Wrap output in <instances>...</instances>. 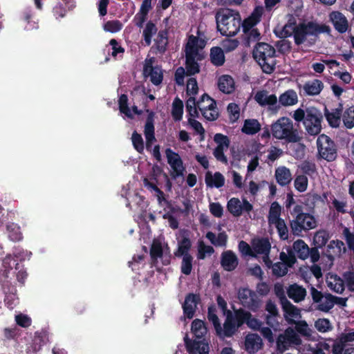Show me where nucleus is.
<instances>
[{"label":"nucleus","instance_id":"nucleus-38","mask_svg":"<svg viewBox=\"0 0 354 354\" xmlns=\"http://www.w3.org/2000/svg\"><path fill=\"white\" fill-rule=\"evenodd\" d=\"M183 115V103L181 100L176 97L173 103L171 108V116L174 121H180Z\"/></svg>","mask_w":354,"mask_h":354},{"label":"nucleus","instance_id":"nucleus-34","mask_svg":"<svg viewBox=\"0 0 354 354\" xmlns=\"http://www.w3.org/2000/svg\"><path fill=\"white\" fill-rule=\"evenodd\" d=\"M210 60L216 66H223L225 63V55L221 47L214 46L210 49Z\"/></svg>","mask_w":354,"mask_h":354},{"label":"nucleus","instance_id":"nucleus-18","mask_svg":"<svg viewBox=\"0 0 354 354\" xmlns=\"http://www.w3.org/2000/svg\"><path fill=\"white\" fill-rule=\"evenodd\" d=\"M238 264L239 259L233 251L227 250L222 252L221 265L225 271L232 272L234 270Z\"/></svg>","mask_w":354,"mask_h":354},{"label":"nucleus","instance_id":"nucleus-63","mask_svg":"<svg viewBox=\"0 0 354 354\" xmlns=\"http://www.w3.org/2000/svg\"><path fill=\"white\" fill-rule=\"evenodd\" d=\"M227 112L230 115V119L232 121H236L240 116V108L238 104L235 103H230L227 107Z\"/></svg>","mask_w":354,"mask_h":354},{"label":"nucleus","instance_id":"nucleus-43","mask_svg":"<svg viewBox=\"0 0 354 354\" xmlns=\"http://www.w3.org/2000/svg\"><path fill=\"white\" fill-rule=\"evenodd\" d=\"M198 37L191 35L189 36L188 41L185 47V55H199L198 54Z\"/></svg>","mask_w":354,"mask_h":354},{"label":"nucleus","instance_id":"nucleus-11","mask_svg":"<svg viewBox=\"0 0 354 354\" xmlns=\"http://www.w3.org/2000/svg\"><path fill=\"white\" fill-rule=\"evenodd\" d=\"M165 154L167 162L172 169L171 177L176 179L178 177L183 176L185 167L183 165V162L180 155L170 148L166 149Z\"/></svg>","mask_w":354,"mask_h":354},{"label":"nucleus","instance_id":"nucleus-3","mask_svg":"<svg viewBox=\"0 0 354 354\" xmlns=\"http://www.w3.org/2000/svg\"><path fill=\"white\" fill-rule=\"evenodd\" d=\"M328 31L329 28L326 25H319L313 21L299 23L294 35L295 44L300 46L306 42L308 46L315 45L319 34Z\"/></svg>","mask_w":354,"mask_h":354},{"label":"nucleus","instance_id":"nucleus-29","mask_svg":"<svg viewBox=\"0 0 354 354\" xmlns=\"http://www.w3.org/2000/svg\"><path fill=\"white\" fill-rule=\"evenodd\" d=\"M281 306L288 323L293 324L295 322L292 319H288V316L292 318H299L301 317L300 310L289 300L281 304Z\"/></svg>","mask_w":354,"mask_h":354},{"label":"nucleus","instance_id":"nucleus-24","mask_svg":"<svg viewBox=\"0 0 354 354\" xmlns=\"http://www.w3.org/2000/svg\"><path fill=\"white\" fill-rule=\"evenodd\" d=\"M168 46V31L160 30L154 39V47L160 54H164Z\"/></svg>","mask_w":354,"mask_h":354},{"label":"nucleus","instance_id":"nucleus-54","mask_svg":"<svg viewBox=\"0 0 354 354\" xmlns=\"http://www.w3.org/2000/svg\"><path fill=\"white\" fill-rule=\"evenodd\" d=\"M163 254L162 247L160 242H153L150 248V255L153 261L161 258Z\"/></svg>","mask_w":354,"mask_h":354},{"label":"nucleus","instance_id":"nucleus-41","mask_svg":"<svg viewBox=\"0 0 354 354\" xmlns=\"http://www.w3.org/2000/svg\"><path fill=\"white\" fill-rule=\"evenodd\" d=\"M281 212V207L279 203L277 201L272 203L268 216V223L272 224L276 221L281 220L282 218H280Z\"/></svg>","mask_w":354,"mask_h":354},{"label":"nucleus","instance_id":"nucleus-36","mask_svg":"<svg viewBox=\"0 0 354 354\" xmlns=\"http://www.w3.org/2000/svg\"><path fill=\"white\" fill-rule=\"evenodd\" d=\"M261 344V339L257 334H249L245 337V348L250 353L257 351L259 348L258 344Z\"/></svg>","mask_w":354,"mask_h":354},{"label":"nucleus","instance_id":"nucleus-58","mask_svg":"<svg viewBox=\"0 0 354 354\" xmlns=\"http://www.w3.org/2000/svg\"><path fill=\"white\" fill-rule=\"evenodd\" d=\"M342 234L347 244L348 248L352 251L354 254V233L351 232L349 228L344 227Z\"/></svg>","mask_w":354,"mask_h":354},{"label":"nucleus","instance_id":"nucleus-39","mask_svg":"<svg viewBox=\"0 0 354 354\" xmlns=\"http://www.w3.org/2000/svg\"><path fill=\"white\" fill-rule=\"evenodd\" d=\"M192 333L198 338H202L207 332L205 322L201 319H196L192 323Z\"/></svg>","mask_w":354,"mask_h":354},{"label":"nucleus","instance_id":"nucleus-42","mask_svg":"<svg viewBox=\"0 0 354 354\" xmlns=\"http://www.w3.org/2000/svg\"><path fill=\"white\" fill-rule=\"evenodd\" d=\"M250 312L246 311L243 308H239L234 310V313H232V318L236 326L240 328L244 324H247V319L250 317Z\"/></svg>","mask_w":354,"mask_h":354},{"label":"nucleus","instance_id":"nucleus-57","mask_svg":"<svg viewBox=\"0 0 354 354\" xmlns=\"http://www.w3.org/2000/svg\"><path fill=\"white\" fill-rule=\"evenodd\" d=\"M122 24L119 20L108 21L104 26V29L112 33L117 32L122 28Z\"/></svg>","mask_w":354,"mask_h":354},{"label":"nucleus","instance_id":"nucleus-48","mask_svg":"<svg viewBox=\"0 0 354 354\" xmlns=\"http://www.w3.org/2000/svg\"><path fill=\"white\" fill-rule=\"evenodd\" d=\"M216 306L212 304L208 307L207 309V319L208 320L212 323L215 330H218V328H220V321L216 315Z\"/></svg>","mask_w":354,"mask_h":354},{"label":"nucleus","instance_id":"nucleus-4","mask_svg":"<svg viewBox=\"0 0 354 354\" xmlns=\"http://www.w3.org/2000/svg\"><path fill=\"white\" fill-rule=\"evenodd\" d=\"M276 50L274 48L267 43H258L253 50V57L261 66L262 71L271 74L275 70L276 60L274 59Z\"/></svg>","mask_w":354,"mask_h":354},{"label":"nucleus","instance_id":"nucleus-53","mask_svg":"<svg viewBox=\"0 0 354 354\" xmlns=\"http://www.w3.org/2000/svg\"><path fill=\"white\" fill-rule=\"evenodd\" d=\"M308 178L305 175L297 176L295 180V187L299 192H304L308 187Z\"/></svg>","mask_w":354,"mask_h":354},{"label":"nucleus","instance_id":"nucleus-40","mask_svg":"<svg viewBox=\"0 0 354 354\" xmlns=\"http://www.w3.org/2000/svg\"><path fill=\"white\" fill-rule=\"evenodd\" d=\"M157 28L154 23L149 21L145 29L143 30V37L146 46H150L151 44L152 37L157 32Z\"/></svg>","mask_w":354,"mask_h":354},{"label":"nucleus","instance_id":"nucleus-28","mask_svg":"<svg viewBox=\"0 0 354 354\" xmlns=\"http://www.w3.org/2000/svg\"><path fill=\"white\" fill-rule=\"evenodd\" d=\"M198 55H185V69L187 76L194 75L200 72V66L196 61Z\"/></svg>","mask_w":354,"mask_h":354},{"label":"nucleus","instance_id":"nucleus-45","mask_svg":"<svg viewBox=\"0 0 354 354\" xmlns=\"http://www.w3.org/2000/svg\"><path fill=\"white\" fill-rule=\"evenodd\" d=\"M329 239L328 233L325 230L317 232L313 237V243L317 248H322L328 242Z\"/></svg>","mask_w":354,"mask_h":354},{"label":"nucleus","instance_id":"nucleus-52","mask_svg":"<svg viewBox=\"0 0 354 354\" xmlns=\"http://www.w3.org/2000/svg\"><path fill=\"white\" fill-rule=\"evenodd\" d=\"M272 224L275 225L280 239L282 240H287L288 239V230L284 220H279Z\"/></svg>","mask_w":354,"mask_h":354},{"label":"nucleus","instance_id":"nucleus-50","mask_svg":"<svg viewBox=\"0 0 354 354\" xmlns=\"http://www.w3.org/2000/svg\"><path fill=\"white\" fill-rule=\"evenodd\" d=\"M180 266V271L185 275L191 274L192 270L193 257L192 255L183 256Z\"/></svg>","mask_w":354,"mask_h":354},{"label":"nucleus","instance_id":"nucleus-27","mask_svg":"<svg viewBox=\"0 0 354 354\" xmlns=\"http://www.w3.org/2000/svg\"><path fill=\"white\" fill-rule=\"evenodd\" d=\"M192 248V241L189 238L184 236L178 241V248L174 251L176 257L180 258L183 256L191 255L189 251Z\"/></svg>","mask_w":354,"mask_h":354},{"label":"nucleus","instance_id":"nucleus-21","mask_svg":"<svg viewBox=\"0 0 354 354\" xmlns=\"http://www.w3.org/2000/svg\"><path fill=\"white\" fill-rule=\"evenodd\" d=\"M217 84L219 91L225 94H231L235 90L234 80L229 75H223L219 77Z\"/></svg>","mask_w":354,"mask_h":354},{"label":"nucleus","instance_id":"nucleus-32","mask_svg":"<svg viewBox=\"0 0 354 354\" xmlns=\"http://www.w3.org/2000/svg\"><path fill=\"white\" fill-rule=\"evenodd\" d=\"M292 248L300 259L305 260L309 257V247L301 239H298L294 242Z\"/></svg>","mask_w":354,"mask_h":354},{"label":"nucleus","instance_id":"nucleus-19","mask_svg":"<svg viewBox=\"0 0 354 354\" xmlns=\"http://www.w3.org/2000/svg\"><path fill=\"white\" fill-rule=\"evenodd\" d=\"M346 251V248L342 241L333 240L327 246L326 255L330 261H333L335 257H339L342 253H345Z\"/></svg>","mask_w":354,"mask_h":354},{"label":"nucleus","instance_id":"nucleus-25","mask_svg":"<svg viewBox=\"0 0 354 354\" xmlns=\"http://www.w3.org/2000/svg\"><path fill=\"white\" fill-rule=\"evenodd\" d=\"M253 250L258 254H270L271 244L268 238H261L252 242Z\"/></svg>","mask_w":354,"mask_h":354},{"label":"nucleus","instance_id":"nucleus-6","mask_svg":"<svg viewBox=\"0 0 354 354\" xmlns=\"http://www.w3.org/2000/svg\"><path fill=\"white\" fill-rule=\"evenodd\" d=\"M318 154L321 158L328 162L335 160L337 156V149L335 142L327 135H319L317 139Z\"/></svg>","mask_w":354,"mask_h":354},{"label":"nucleus","instance_id":"nucleus-49","mask_svg":"<svg viewBox=\"0 0 354 354\" xmlns=\"http://www.w3.org/2000/svg\"><path fill=\"white\" fill-rule=\"evenodd\" d=\"M132 145L134 149L139 153H142L145 149V144L142 136L136 131H134L131 136Z\"/></svg>","mask_w":354,"mask_h":354},{"label":"nucleus","instance_id":"nucleus-51","mask_svg":"<svg viewBox=\"0 0 354 354\" xmlns=\"http://www.w3.org/2000/svg\"><path fill=\"white\" fill-rule=\"evenodd\" d=\"M282 335L291 344L298 346L301 344V339L299 335L290 328H287Z\"/></svg>","mask_w":354,"mask_h":354},{"label":"nucleus","instance_id":"nucleus-13","mask_svg":"<svg viewBox=\"0 0 354 354\" xmlns=\"http://www.w3.org/2000/svg\"><path fill=\"white\" fill-rule=\"evenodd\" d=\"M239 329V328L233 320L232 313L227 311L223 326L222 327L221 324L220 328H218L216 333L220 338L232 337L238 332Z\"/></svg>","mask_w":354,"mask_h":354},{"label":"nucleus","instance_id":"nucleus-59","mask_svg":"<svg viewBox=\"0 0 354 354\" xmlns=\"http://www.w3.org/2000/svg\"><path fill=\"white\" fill-rule=\"evenodd\" d=\"M300 169L305 176H312L316 173L315 164L308 160H305L301 164Z\"/></svg>","mask_w":354,"mask_h":354},{"label":"nucleus","instance_id":"nucleus-33","mask_svg":"<svg viewBox=\"0 0 354 354\" xmlns=\"http://www.w3.org/2000/svg\"><path fill=\"white\" fill-rule=\"evenodd\" d=\"M261 129V124L256 119H247L244 121L241 131L247 135H254Z\"/></svg>","mask_w":354,"mask_h":354},{"label":"nucleus","instance_id":"nucleus-37","mask_svg":"<svg viewBox=\"0 0 354 354\" xmlns=\"http://www.w3.org/2000/svg\"><path fill=\"white\" fill-rule=\"evenodd\" d=\"M146 112L148 113V115L146 119L145 124L144 133L145 136H155V127H154V116L155 113L153 111L149 109H146Z\"/></svg>","mask_w":354,"mask_h":354},{"label":"nucleus","instance_id":"nucleus-64","mask_svg":"<svg viewBox=\"0 0 354 354\" xmlns=\"http://www.w3.org/2000/svg\"><path fill=\"white\" fill-rule=\"evenodd\" d=\"M343 278L348 290L354 292V272L346 271L343 274Z\"/></svg>","mask_w":354,"mask_h":354},{"label":"nucleus","instance_id":"nucleus-20","mask_svg":"<svg viewBox=\"0 0 354 354\" xmlns=\"http://www.w3.org/2000/svg\"><path fill=\"white\" fill-rule=\"evenodd\" d=\"M286 292L288 297L295 303L304 301L306 296V288L296 283L290 284L288 287Z\"/></svg>","mask_w":354,"mask_h":354},{"label":"nucleus","instance_id":"nucleus-62","mask_svg":"<svg viewBox=\"0 0 354 354\" xmlns=\"http://www.w3.org/2000/svg\"><path fill=\"white\" fill-rule=\"evenodd\" d=\"M316 329L320 333H326L331 329V326L328 319H318L315 323Z\"/></svg>","mask_w":354,"mask_h":354},{"label":"nucleus","instance_id":"nucleus-8","mask_svg":"<svg viewBox=\"0 0 354 354\" xmlns=\"http://www.w3.org/2000/svg\"><path fill=\"white\" fill-rule=\"evenodd\" d=\"M198 108L203 116L209 121H214L218 118L216 101L207 93L201 95L197 101Z\"/></svg>","mask_w":354,"mask_h":354},{"label":"nucleus","instance_id":"nucleus-61","mask_svg":"<svg viewBox=\"0 0 354 354\" xmlns=\"http://www.w3.org/2000/svg\"><path fill=\"white\" fill-rule=\"evenodd\" d=\"M272 268V274L277 277H283L288 273L287 267L281 262L274 263Z\"/></svg>","mask_w":354,"mask_h":354},{"label":"nucleus","instance_id":"nucleus-9","mask_svg":"<svg viewBox=\"0 0 354 354\" xmlns=\"http://www.w3.org/2000/svg\"><path fill=\"white\" fill-rule=\"evenodd\" d=\"M240 304L252 312H257L261 307V301L257 293L248 288H240L237 292Z\"/></svg>","mask_w":354,"mask_h":354},{"label":"nucleus","instance_id":"nucleus-2","mask_svg":"<svg viewBox=\"0 0 354 354\" xmlns=\"http://www.w3.org/2000/svg\"><path fill=\"white\" fill-rule=\"evenodd\" d=\"M292 118L298 122H302L308 135L317 136L322 131L323 115L314 106L307 107L305 110L301 108L294 111Z\"/></svg>","mask_w":354,"mask_h":354},{"label":"nucleus","instance_id":"nucleus-26","mask_svg":"<svg viewBox=\"0 0 354 354\" xmlns=\"http://www.w3.org/2000/svg\"><path fill=\"white\" fill-rule=\"evenodd\" d=\"M205 180L207 186L209 187L220 188L225 184V178L218 171L215 172L214 175H212L209 171L207 172Z\"/></svg>","mask_w":354,"mask_h":354},{"label":"nucleus","instance_id":"nucleus-14","mask_svg":"<svg viewBox=\"0 0 354 354\" xmlns=\"http://www.w3.org/2000/svg\"><path fill=\"white\" fill-rule=\"evenodd\" d=\"M184 342L189 354H209V345L204 340H192L186 335Z\"/></svg>","mask_w":354,"mask_h":354},{"label":"nucleus","instance_id":"nucleus-60","mask_svg":"<svg viewBox=\"0 0 354 354\" xmlns=\"http://www.w3.org/2000/svg\"><path fill=\"white\" fill-rule=\"evenodd\" d=\"M214 141L217 144L216 147L227 149L230 146V141L227 136L222 133H216L214 136Z\"/></svg>","mask_w":354,"mask_h":354},{"label":"nucleus","instance_id":"nucleus-22","mask_svg":"<svg viewBox=\"0 0 354 354\" xmlns=\"http://www.w3.org/2000/svg\"><path fill=\"white\" fill-rule=\"evenodd\" d=\"M324 115L328 124L333 128H337L339 126L341 117L342 115V108H337L329 111L326 107L324 109Z\"/></svg>","mask_w":354,"mask_h":354},{"label":"nucleus","instance_id":"nucleus-31","mask_svg":"<svg viewBox=\"0 0 354 354\" xmlns=\"http://www.w3.org/2000/svg\"><path fill=\"white\" fill-rule=\"evenodd\" d=\"M324 88V84L319 80H314L311 82H307L304 85V89L308 95H319Z\"/></svg>","mask_w":354,"mask_h":354},{"label":"nucleus","instance_id":"nucleus-12","mask_svg":"<svg viewBox=\"0 0 354 354\" xmlns=\"http://www.w3.org/2000/svg\"><path fill=\"white\" fill-rule=\"evenodd\" d=\"M227 209L234 216H241L244 212L249 214L253 209V205L245 198L243 203L238 198H230L227 204Z\"/></svg>","mask_w":354,"mask_h":354},{"label":"nucleus","instance_id":"nucleus-16","mask_svg":"<svg viewBox=\"0 0 354 354\" xmlns=\"http://www.w3.org/2000/svg\"><path fill=\"white\" fill-rule=\"evenodd\" d=\"M330 21L335 29L339 33H344L347 31L349 24L348 19L339 11H333L329 15Z\"/></svg>","mask_w":354,"mask_h":354},{"label":"nucleus","instance_id":"nucleus-10","mask_svg":"<svg viewBox=\"0 0 354 354\" xmlns=\"http://www.w3.org/2000/svg\"><path fill=\"white\" fill-rule=\"evenodd\" d=\"M155 57L146 58L143 66V75L145 77H149L151 82L155 85H160L163 80V73L160 66H153Z\"/></svg>","mask_w":354,"mask_h":354},{"label":"nucleus","instance_id":"nucleus-56","mask_svg":"<svg viewBox=\"0 0 354 354\" xmlns=\"http://www.w3.org/2000/svg\"><path fill=\"white\" fill-rule=\"evenodd\" d=\"M276 343L277 350L279 353H284L292 345L282 334L278 336Z\"/></svg>","mask_w":354,"mask_h":354},{"label":"nucleus","instance_id":"nucleus-17","mask_svg":"<svg viewBox=\"0 0 354 354\" xmlns=\"http://www.w3.org/2000/svg\"><path fill=\"white\" fill-rule=\"evenodd\" d=\"M263 12L261 8L257 7L251 13V15L241 21V27H242L244 34H247L249 31L260 22Z\"/></svg>","mask_w":354,"mask_h":354},{"label":"nucleus","instance_id":"nucleus-15","mask_svg":"<svg viewBox=\"0 0 354 354\" xmlns=\"http://www.w3.org/2000/svg\"><path fill=\"white\" fill-rule=\"evenodd\" d=\"M201 302L199 295L188 293L185 296V301L183 304L184 315L188 319H192L195 315L197 305Z\"/></svg>","mask_w":354,"mask_h":354},{"label":"nucleus","instance_id":"nucleus-23","mask_svg":"<svg viewBox=\"0 0 354 354\" xmlns=\"http://www.w3.org/2000/svg\"><path fill=\"white\" fill-rule=\"evenodd\" d=\"M274 176L277 183L281 186L288 185L292 180L290 171L285 166H281L277 168Z\"/></svg>","mask_w":354,"mask_h":354},{"label":"nucleus","instance_id":"nucleus-5","mask_svg":"<svg viewBox=\"0 0 354 354\" xmlns=\"http://www.w3.org/2000/svg\"><path fill=\"white\" fill-rule=\"evenodd\" d=\"M271 131L274 138L288 142H297L301 139L297 130L293 127L292 120L287 117L279 118L272 124Z\"/></svg>","mask_w":354,"mask_h":354},{"label":"nucleus","instance_id":"nucleus-55","mask_svg":"<svg viewBox=\"0 0 354 354\" xmlns=\"http://www.w3.org/2000/svg\"><path fill=\"white\" fill-rule=\"evenodd\" d=\"M295 30L296 28H292L288 24H285L280 31L277 32L274 30V33L279 38H287L291 37L292 35L294 37V35L295 34Z\"/></svg>","mask_w":354,"mask_h":354},{"label":"nucleus","instance_id":"nucleus-30","mask_svg":"<svg viewBox=\"0 0 354 354\" xmlns=\"http://www.w3.org/2000/svg\"><path fill=\"white\" fill-rule=\"evenodd\" d=\"M298 102L297 93L292 89H289L281 94L279 97V102L283 106H292Z\"/></svg>","mask_w":354,"mask_h":354},{"label":"nucleus","instance_id":"nucleus-46","mask_svg":"<svg viewBox=\"0 0 354 354\" xmlns=\"http://www.w3.org/2000/svg\"><path fill=\"white\" fill-rule=\"evenodd\" d=\"M342 120L347 129L354 127V106L348 108L342 115Z\"/></svg>","mask_w":354,"mask_h":354},{"label":"nucleus","instance_id":"nucleus-44","mask_svg":"<svg viewBox=\"0 0 354 354\" xmlns=\"http://www.w3.org/2000/svg\"><path fill=\"white\" fill-rule=\"evenodd\" d=\"M214 252V249L211 245H207L203 241L198 242L197 259L199 260L205 259L206 254L212 255Z\"/></svg>","mask_w":354,"mask_h":354},{"label":"nucleus","instance_id":"nucleus-1","mask_svg":"<svg viewBox=\"0 0 354 354\" xmlns=\"http://www.w3.org/2000/svg\"><path fill=\"white\" fill-rule=\"evenodd\" d=\"M216 27L220 33L226 37H234L240 31L241 17L239 11L223 8L216 15Z\"/></svg>","mask_w":354,"mask_h":354},{"label":"nucleus","instance_id":"nucleus-7","mask_svg":"<svg viewBox=\"0 0 354 354\" xmlns=\"http://www.w3.org/2000/svg\"><path fill=\"white\" fill-rule=\"evenodd\" d=\"M291 232L295 236H300L303 231L314 229L317 226L315 217L309 213H304L297 215L294 219L290 221Z\"/></svg>","mask_w":354,"mask_h":354},{"label":"nucleus","instance_id":"nucleus-35","mask_svg":"<svg viewBox=\"0 0 354 354\" xmlns=\"http://www.w3.org/2000/svg\"><path fill=\"white\" fill-rule=\"evenodd\" d=\"M327 284L330 289L336 293L341 294L344 290V281L337 274L330 276Z\"/></svg>","mask_w":354,"mask_h":354},{"label":"nucleus","instance_id":"nucleus-47","mask_svg":"<svg viewBox=\"0 0 354 354\" xmlns=\"http://www.w3.org/2000/svg\"><path fill=\"white\" fill-rule=\"evenodd\" d=\"M119 110L122 113H124L127 117L133 118V115L128 106V97L126 94H122L118 100Z\"/></svg>","mask_w":354,"mask_h":354}]
</instances>
